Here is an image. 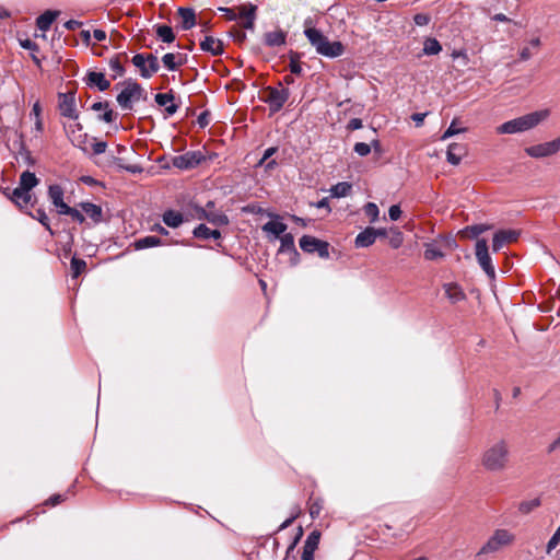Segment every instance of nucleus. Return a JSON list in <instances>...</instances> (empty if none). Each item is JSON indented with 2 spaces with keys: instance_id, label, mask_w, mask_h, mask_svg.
I'll use <instances>...</instances> for the list:
<instances>
[{
  "instance_id": "1",
  "label": "nucleus",
  "mask_w": 560,
  "mask_h": 560,
  "mask_svg": "<svg viewBox=\"0 0 560 560\" xmlns=\"http://www.w3.org/2000/svg\"><path fill=\"white\" fill-rule=\"evenodd\" d=\"M549 116V109L536 110L500 125L497 127V132L500 135L525 132L544 122Z\"/></svg>"
},
{
  "instance_id": "2",
  "label": "nucleus",
  "mask_w": 560,
  "mask_h": 560,
  "mask_svg": "<svg viewBox=\"0 0 560 560\" xmlns=\"http://www.w3.org/2000/svg\"><path fill=\"white\" fill-rule=\"evenodd\" d=\"M510 445L505 440H498L487 447L481 457V464L491 472L503 471L509 465Z\"/></svg>"
},
{
  "instance_id": "3",
  "label": "nucleus",
  "mask_w": 560,
  "mask_h": 560,
  "mask_svg": "<svg viewBox=\"0 0 560 560\" xmlns=\"http://www.w3.org/2000/svg\"><path fill=\"white\" fill-rule=\"evenodd\" d=\"M304 34L316 52L327 58H337L345 52V46L341 42L329 40L322 31L315 27H307Z\"/></svg>"
},
{
  "instance_id": "4",
  "label": "nucleus",
  "mask_w": 560,
  "mask_h": 560,
  "mask_svg": "<svg viewBox=\"0 0 560 560\" xmlns=\"http://www.w3.org/2000/svg\"><path fill=\"white\" fill-rule=\"evenodd\" d=\"M516 536L513 532L505 528H497L481 546L477 557H483L499 552L504 548L511 547L515 542Z\"/></svg>"
},
{
  "instance_id": "5",
  "label": "nucleus",
  "mask_w": 560,
  "mask_h": 560,
  "mask_svg": "<svg viewBox=\"0 0 560 560\" xmlns=\"http://www.w3.org/2000/svg\"><path fill=\"white\" fill-rule=\"evenodd\" d=\"M143 97V90L137 82H127L117 96V103L122 109H130L133 102Z\"/></svg>"
},
{
  "instance_id": "6",
  "label": "nucleus",
  "mask_w": 560,
  "mask_h": 560,
  "mask_svg": "<svg viewBox=\"0 0 560 560\" xmlns=\"http://www.w3.org/2000/svg\"><path fill=\"white\" fill-rule=\"evenodd\" d=\"M132 63L140 70V74L143 78H151L160 69V63L153 54H137L132 57Z\"/></svg>"
},
{
  "instance_id": "7",
  "label": "nucleus",
  "mask_w": 560,
  "mask_h": 560,
  "mask_svg": "<svg viewBox=\"0 0 560 560\" xmlns=\"http://www.w3.org/2000/svg\"><path fill=\"white\" fill-rule=\"evenodd\" d=\"M476 258L487 276L493 279L495 277V271L494 267L492 266V260L488 250V244L485 238L477 240L476 242Z\"/></svg>"
},
{
  "instance_id": "8",
  "label": "nucleus",
  "mask_w": 560,
  "mask_h": 560,
  "mask_svg": "<svg viewBox=\"0 0 560 560\" xmlns=\"http://www.w3.org/2000/svg\"><path fill=\"white\" fill-rule=\"evenodd\" d=\"M205 159L206 156L201 151H188L185 154L174 156L172 164L179 170H191L198 166Z\"/></svg>"
},
{
  "instance_id": "9",
  "label": "nucleus",
  "mask_w": 560,
  "mask_h": 560,
  "mask_svg": "<svg viewBox=\"0 0 560 560\" xmlns=\"http://www.w3.org/2000/svg\"><path fill=\"white\" fill-rule=\"evenodd\" d=\"M300 247L307 253L317 252L318 256L322 258H328V244L318 238L304 235L300 238Z\"/></svg>"
},
{
  "instance_id": "10",
  "label": "nucleus",
  "mask_w": 560,
  "mask_h": 560,
  "mask_svg": "<svg viewBox=\"0 0 560 560\" xmlns=\"http://www.w3.org/2000/svg\"><path fill=\"white\" fill-rule=\"evenodd\" d=\"M520 236L516 230H500L493 235L492 249L499 252L504 245L513 243Z\"/></svg>"
},
{
  "instance_id": "11",
  "label": "nucleus",
  "mask_w": 560,
  "mask_h": 560,
  "mask_svg": "<svg viewBox=\"0 0 560 560\" xmlns=\"http://www.w3.org/2000/svg\"><path fill=\"white\" fill-rule=\"evenodd\" d=\"M59 109L62 116L77 119L75 98L72 93L59 94Z\"/></svg>"
},
{
  "instance_id": "12",
  "label": "nucleus",
  "mask_w": 560,
  "mask_h": 560,
  "mask_svg": "<svg viewBox=\"0 0 560 560\" xmlns=\"http://www.w3.org/2000/svg\"><path fill=\"white\" fill-rule=\"evenodd\" d=\"M468 153V148L464 143H451L446 150V159L453 165H458Z\"/></svg>"
},
{
  "instance_id": "13",
  "label": "nucleus",
  "mask_w": 560,
  "mask_h": 560,
  "mask_svg": "<svg viewBox=\"0 0 560 560\" xmlns=\"http://www.w3.org/2000/svg\"><path fill=\"white\" fill-rule=\"evenodd\" d=\"M525 152L527 155L535 159H542L556 154L551 141L528 147L525 149Z\"/></svg>"
},
{
  "instance_id": "14",
  "label": "nucleus",
  "mask_w": 560,
  "mask_h": 560,
  "mask_svg": "<svg viewBox=\"0 0 560 560\" xmlns=\"http://www.w3.org/2000/svg\"><path fill=\"white\" fill-rule=\"evenodd\" d=\"M320 539V533L317 530L312 532L304 544L303 552H302V560H313L314 559V552L318 547Z\"/></svg>"
},
{
  "instance_id": "15",
  "label": "nucleus",
  "mask_w": 560,
  "mask_h": 560,
  "mask_svg": "<svg viewBox=\"0 0 560 560\" xmlns=\"http://www.w3.org/2000/svg\"><path fill=\"white\" fill-rule=\"evenodd\" d=\"M237 16L242 19V26L244 28L252 30L254 27V21L256 16V5H240L236 8Z\"/></svg>"
},
{
  "instance_id": "16",
  "label": "nucleus",
  "mask_w": 560,
  "mask_h": 560,
  "mask_svg": "<svg viewBox=\"0 0 560 560\" xmlns=\"http://www.w3.org/2000/svg\"><path fill=\"white\" fill-rule=\"evenodd\" d=\"M289 97V92L284 89H269L267 102L275 110H279Z\"/></svg>"
},
{
  "instance_id": "17",
  "label": "nucleus",
  "mask_w": 560,
  "mask_h": 560,
  "mask_svg": "<svg viewBox=\"0 0 560 560\" xmlns=\"http://www.w3.org/2000/svg\"><path fill=\"white\" fill-rule=\"evenodd\" d=\"M445 295L451 303L455 304L466 299V294L463 289L456 283H445L443 285Z\"/></svg>"
},
{
  "instance_id": "18",
  "label": "nucleus",
  "mask_w": 560,
  "mask_h": 560,
  "mask_svg": "<svg viewBox=\"0 0 560 560\" xmlns=\"http://www.w3.org/2000/svg\"><path fill=\"white\" fill-rule=\"evenodd\" d=\"M376 240V229L366 228L363 232L359 233L355 237L357 247H369Z\"/></svg>"
},
{
  "instance_id": "19",
  "label": "nucleus",
  "mask_w": 560,
  "mask_h": 560,
  "mask_svg": "<svg viewBox=\"0 0 560 560\" xmlns=\"http://www.w3.org/2000/svg\"><path fill=\"white\" fill-rule=\"evenodd\" d=\"M66 130L70 141L74 145L82 148L84 150L83 143L85 141L86 136L81 133V126L79 124H71L68 127H66Z\"/></svg>"
},
{
  "instance_id": "20",
  "label": "nucleus",
  "mask_w": 560,
  "mask_h": 560,
  "mask_svg": "<svg viewBox=\"0 0 560 560\" xmlns=\"http://www.w3.org/2000/svg\"><path fill=\"white\" fill-rule=\"evenodd\" d=\"M9 198L19 207L27 206L32 200V194L22 189L20 186L14 188Z\"/></svg>"
},
{
  "instance_id": "21",
  "label": "nucleus",
  "mask_w": 560,
  "mask_h": 560,
  "mask_svg": "<svg viewBox=\"0 0 560 560\" xmlns=\"http://www.w3.org/2000/svg\"><path fill=\"white\" fill-rule=\"evenodd\" d=\"M155 102L160 106H165V110L168 115H173L177 112V105L174 104V96L171 93L156 94Z\"/></svg>"
},
{
  "instance_id": "22",
  "label": "nucleus",
  "mask_w": 560,
  "mask_h": 560,
  "mask_svg": "<svg viewBox=\"0 0 560 560\" xmlns=\"http://www.w3.org/2000/svg\"><path fill=\"white\" fill-rule=\"evenodd\" d=\"M177 13L184 30H189L196 24V15L192 9L179 8Z\"/></svg>"
},
{
  "instance_id": "23",
  "label": "nucleus",
  "mask_w": 560,
  "mask_h": 560,
  "mask_svg": "<svg viewBox=\"0 0 560 560\" xmlns=\"http://www.w3.org/2000/svg\"><path fill=\"white\" fill-rule=\"evenodd\" d=\"M48 196L58 211L62 210V207H68V205L63 202V189L59 185L49 186Z\"/></svg>"
},
{
  "instance_id": "24",
  "label": "nucleus",
  "mask_w": 560,
  "mask_h": 560,
  "mask_svg": "<svg viewBox=\"0 0 560 560\" xmlns=\"http://www.w3.org/2000/svg\"><path fill=\"white\" fill-rule=\"evenodd\" d=\"M201 49L212 55H220L223 51V45L220 39L207 36L200 44Z\"/></svg>"
},
{
  "instance_id": "25",
  "label": "nucleus",
  "mask_w": 560,
  "mask_h": 560,
  "mask_svg": "<svg viewBox=\"0 0 560 560\" xmlns=\"http://www.w3.org/2000/svg\"><path fill=\"white\" fill-rule=\"evenodd\" d=\"M265 43L270 47L282 46L285 44V33L281 30H276L265 34Z\"/></svg>"
},
{
  "instance_id": "26",
  "label": "nucleus",
  "mask_w": 560,
  "mask_h": 560,
  "mask_svg": "<svg viewBox=\"0 0 560 560\" xmlns=\"http://www.w3.org/2000/svg\"><path fill=\"white\" fill-rule=\"evenodd\" d=\"M59 13H60L59 11H51V10L44 12L36 20L37 27L44 32L47 31L50 27L51 23L59 15Z\"/></svg>"
},
{
  "instance_id": "27",
  "label": "nucleus",
  "mask_w": 560,
  "mask_h": 560,
  "mask_svg": "<svg viewBox=\"0 0 560 560\" xmlns=\"http://www.w3.org/2000/svg\"><path fill=\"white\" fill-rule=\"evenodd\" d=\"M88 83L90 85L97 86L100 91H105L110 85L109 81L106 80L105 75L102 72H89Z\"/></svg>"
},
{
  "instance_id": "28",
  "label": "nucleus",
  "mask_w": 560,
  "mask_h": 560,
  "mask_svg": "<svg viewBox=\"0 0 560 560\" xmlns=\"http://www.w3.org/2000/svg\"><path fill=\"white\" fill-rule=\"evenodd\" d=\"M162 62L168 70L174 71L184 63V56L182 54H165L162 57Z\"/></svg>"
},
{
  "instance_id": "29",
  "label": "nucleus",
  "mask_w": 560,
  "mask_h": 560,
  "mask_svg": "<svg viewBox=\"0 0 560 560\" xmlns=\"http://www.w3.org/2000/svg\"><path fill=\"white\" fill-rule=\"evenodd\" d=\"M202 213H203L205 219L208 222L212 223L213 225L221 226V225H226L229 223L228 217L222 212H218V211H213V210H210V211L203 210Z\"/></svg>"
},
{
  "instance_id": "30",
  "label": "nucleus",
  "mask_w": 560,
  "mask_h": 560,
  "mask_svg": "<svg viewBox=\"0 0 560 560\" xmlns=\"http://www.w3.org/2000/svg\"><path fill=\"white\" fill-rule=\"evenodd\" d=\"M38 184V179L34 173L25 171L20 176L19 186L31 192L32 188H34Z\"/></svg>"
},
{
  "instance_id": "31",
  "label": "nucleus",
  "mask_w": 560,
  "mask_h": 560,
  "mask_svg": "<svg viewBox=\"0 0 560 560\" xmlns=\"http://www.w3.org/2000/svg\"><path fill=\"white\" fill-rule=\"evenodd\" d=\"M160 245H164V243L156 236H145L133 243L135 248L138 250Z\"/></svg>"
},
{
  "instance_id": "32",
  "label": "nucleus",
  "mask_w": 560,
  "mask_h": 560,
  "mask_svg": "<svg viewBox=\"0 0 560 560\" xmlns=\"http://www.w3.org/2000/svg\"><path fill=\"white\" fill-rule=\"evenodd\" d=\"M492 229V225L489 224H475L470 226H466L463 231H460V234L463 236L467 237H477L478 235L482 234L483 232Z\"/></svg>"
},
{
  "instance_id": "33",
  "label": "nucleus",
  "mask_w": 560,
  "mask_h": 560,
  "mask_svg": "<svg viewBox=\"0 0 560 560\" xmlns=\"http://www.w3.org/2000/svg\"><path fill=\"white\" fill-rule=\"evenodd\" d=\"M280 242H281V246L279 249L280 254L289 252L295 256L298 255V252L294 246V237L292 234H283L282 236H280Z\"/></svg>"
},
{
  "instance_id": "34",
  "label": "nucleus",
  "mask_w": 560,
  "mask_h": 560,
  "mask_svg": "<svg viewBox=\"0 0 560 560\" xmlns=\"http://www.w3.org/2000/svg\"><path fill=\"white\" fill-rule=\"evenodd\" d=\"M262 230L267 233L273 234L276 237H279L287 230V225L280 221H269L264 226Z\"/></svg>"
},
{
  "instance_id": "35",
  "label": "nucleus",
  "mask_w": 560,
  "mask_h": 560,
  "mask_svg": "<svg viewBox=\"0 0 560 560\" xmlns=\"http://www.w3.org/2000/svg\"><path fill=\"white\" fill-rule=\"evenodd\" d=\"M163 221L170 228H177L183 223V215L179 212L168 210L163 214Z\"/></svg>"
},
{
  "instance_id": "36",
  "label": "nucleus",
  "mask_w": 560,
  "mask_h": 560,
  "mask_svg": "<svg viewBox=\"0 0 560 560\" xmlns=\"http://www.w3.org/2000/svg\"><path fill=\"white\" fill-rule=\"evenodd\" d=\"M194 235L199 238H219L221 236L220 232L218 230H211L205 224L198 225L194 230Z\"/></svg>"
},
{
  "instance_id": "37",
  "label": "nucleus",
  "mask_w": 560,
  "mask_h": 560,
  "mask_svg": "<svg viewBox=\"0 0 560 560\" xmlns=\"http://www.w3.org/2000/svg\"><path fill=\"white\" fill-rule=\"evenodd\" d=\"M83 211L94 221L100 222L102 218V209L100 206L94 203L84 202L81 203Z\"/></svg>"
},
{
  "instance_id": "38",
  "label": "nucleus",
  "mask_w": 560,
  "mask_h": 560,
  "mask_svg": "<svg viewBox=\"0 0 560 560\" xmlns=\"http://www.w3.org/2000/svg\"><path fill=\"white\" fill-rule=\"evenodd\" d=\"M350 190H351V184H349L347 182H341V183L334 185L330 188V194H331V197L341 198V197L348 196Z\"/></svg>"
},
{
  "instance_id": "39",
  "label": "nucleus",
  "mask_w": 560,
  "mask_h": 560,
  "mask_svg": "<svg viewBox=\"0 0 560 560\" xmlns=\"http://www.w3.org/2000/svg\"><path fill=\"white\" fill-rule=\"evenodd\" d=\"M442 50L441 44L435 38H427L423 43L425 55H438Z\"/></svg>"
},
{
  "instance_id": "40",
  "label": "nucleus",
  "mask_w": 560,
  "mask_h": 560,
  "mask_svg": "<svg viewBox=\"0 0 560 560\" xmlns=\"http://www.w3.org/2000/svg\"><path fill=\"white\" fill-rule=\"evenodd\" d=\"M156 35L164 42V43H172L175 39V35L173 33V30L167 25H159L156 27Z\"/></svg>"
},
{
  "instance_id": "41",
  "label": "nucleus",
  "mask_w": 560,
  "mask_h": 560,
  "mask_svg": "<svg viewBox=\"0 0 560 560\" xmlns=\"http://www.w3.org/2000/svg\"><path fill=\"white\" fill-rule=\"evenodd\" d=\"M92 109L95 112L105 109V113L102 116V119L106 122H112L114 120V113L112 109H108V103H94L92 105Z\"/></svg>"
},
{
  "instance_id": "42",
  "label": "nucleus",
  "mask_w": 560,
  "mask_h": 560,
  "mask_svg": "<svg viewBox=\"0 0 560 560\" xmlns=\"http://www.w3.org/2000/svg\"><path fill=\"white\" fill-rule=\"evenodd\" d=\"M466 131V128H459L457 127V119H453V121L451 122L450 127L445 130V132L442 135L441 137V140L442 141H445L447 140L448 138L455 136V135H458V133H462V132H465Z\"/></svg>"
},
{
  "instance_id": "43",
  "label": "nucleus",
  "mask_w": 560,
  "mask_h": 560,
  "mask_svg": "<svg viewBox=\"0 0 560 560\" xmlns=\"http://www.w3.org/2000/svg\"><path fill=\"white\" fill-rule=\"evenodd\" d=\"M443 257H444V254L438 247H435L432 244L425 245V250H424L425 259L434 260V259H439V258H443Z\"/></svg>"
},
{
  "instance_id": "44",
  "label": "nucleus",
  "mask_w": 560,
  "mask_h": 560,
  "mask_svg": "<svg viewBox=\"0 0 560 560\" xmlns=\"http://www.w3.org/2000/svg\"><path fill=\"white\" fill-rule=\"evenodd\" d=\"M86 268V262L83 259L73 257L71 260L72 277H79Z\"/></svg>"
},
{
  "instance_id": "45",
  "label": "nucleus",
  "mask_w": 560,
  "mask_h": 560,
  "mask_svg": "<svg viewBox=\"0 0 560 560\" xmlns=\"http://www.w3.org/2000/svg\"><path fill=\"white\" fill-rule=\"evenodd\" d=\"M59 213L70 215L72 219L80 223L84 222V215L77 209L71 208L69 206L62 207V210H59Z\"/></svg>"
},
{
  "instance_id": "46",
  "label": "nucleus",
  "mask_w": 560,
  "mask_h": 560,
  "mask_svg": "<svg viewBox=\"0 0 560 560\" xmlns=\"http://www.w3.org/2000/svg\"><path fill=\"white\" fill-rule=\"evenodd\" d=\"M364 212L371 218V222H375L378 219V207L374 202H369L364 206Z\"/></svg>"
},
{
  "instance_id": "47",
  "label": "nucleus",
  "mask_w": 560,
  "mask_h": 560,
  "mask_svg": "<svg viewBox=\"0 0 560 560\" xmlns=\"http://www.w3.org/2000/svg\"><path fill=\"white\" fill-rule=\"evenodd\" d=\"M402 242H404L402 233L399 232L398 230H393L392 235L389 237V245L393 248H398L401 246Z\"/></svg>"
},
{
  "instance_id": "48",
  "label": "nucleus",
  "mask_w": 560,
  "mask_h": 560,
  "mask_svg": "<svg viewBox=\"0 0 560 560\" xmlns=\"http://www.w3.org/2000/svg\"><path fill=\"white\" fill-rule=\"evenodd\" d=\"M560 544V526L547 544V552L550 553Z\"/></svg>"
},
{
  "instance_id": "49",
  "label": "nucleus",
  "mask_w": 560,
  "mask_h": 560,
  "mask_svg": "<svg viewBox=\"0 0 560 560\" xmlns=\"http://www.w3.org/2000/svg\"><path fill=\"white\" fill-rule=\"evenodd\" d=\"M353 149L360 156H366L371 152V145L364 142L355 143Z\"/></svg>"
},
{
  "instance_id": "50",
  "label": "nucleus",
  "mask_w": 560,
  "mask_h": 560,
  "mask_svg": "<svg viewBox=\"0 0 560 560\" xmlns=\"http://www.w3.org/2000/svg\"><path fill=\"white\" fill-rule=\"evenodd\" d=\"M539 505V500L535 499L529 502H522L520 504V511L523 513H529L533 509L537 508Z\"/></svg>"
},
{
  "instance_id": "51",
  "label": "nucleus",
  "mask_w": 560,
  "mask_h": 560,
  "mask_svg": "<svg viewBox=\"0 0 560 560\" xmlns=\"http://www.w3.org/2000/svg\"><path fill=\"white\" fill-rule=\"evenodd\" d=\"M34 218L36 220H38L51 233V230H50V226L48 223V217L45 213V211H43L40 209L36 210V214L34 215Z\"/></svg>"
},
{
  "instance_id": "52",
  "label": "nucleus",
  "mask_w": 560,
  "mask_h": 560,
  "mask_svg": "<svg viewBox=\"0 0 560 560\" xmlns=\"http://www.w3.org/2000/svg\"><path fill=\"white\" fill-rule=\"evenodd\" d=\"M431 18L429 14L425 13H418L415 15L413 21L418 26H424L429 24Z\"/></svg>"
},
{
  "instance_id": "53",
  "label": "nucleus",
  "mask_w": 560,
  "mask_h": 560,
  "mask_svg": "<svg viewBox=\"0 0 560 560\" xmlns=\"http://www.w3.org/2000/svg\"><path fill=\"white\" fill-rule=\"evenodd\" d=\"M109 66H110V69L117 74V75H121L122 72H124V67L121 66V63L119 62L118 59H112L109 61Z\"/></svg>"
},
{
  "instance_id": "54",
  "label": "nucleus",
  "mask_w": 560,
  "mask_h": 560,
  "mask_svg": "<svg viewBox=\"0 0 560 560\" xmlns=\"http://www.w3.org/2000/svg\"><path fill=\"white\" fill-rule=\"evenodd\" d=\"M388 215L393 221L398 220L401 215L400 207L397 205L392 206L388 210Z\"/></svg>"
},
{
  "instance_id": "55",
  "label": "nucleus",
  "mask_w": 560,
  "mask_h": 560,
  "mask_svg": "<svg viewBox=\"0 0 560 560\" xmlns=\"http://www.w3.org/2000/svg\"><path fill=\"white\" fill-rule=\"evenodd\" d=\"M106 148H107L106 142L100 141V142H94L93 143V152L95 154L104 153Z\"/></svg>"
},
{
  "instance_id": "56",
  "label": "nucleus",
  "mask_w": 560,
  "mask_h": 560,
  "mask_svg": "<svg viewBox=\"0 0 560 560\" xmlns=\"http://www.w3.org/2000/svg\"><path fill=\"white\" fill-rule=\"evenodd\" d=\"M290 70L294 74H301V72H302L301 63L295 59H291Z\"/></svg>"
},
{
  "instance_id": "57",
  "label": "nucleus",
  "mask_w": 560,
  "mask_h": 560,
  "mask_svg": "<svg viewBox=\"0 0 560 560\" xmlns=\"http://www.w3.org/2000/svg\"><path fill=\"white\" fill-rule=\"evenodd\" d=\"M428 113H417L411 116V119L417 126H421Z\"/></svg>"
},
{
  "instance_id": "58",
  "label": "nucleus",
  "mask_w": 560,
  "mask_h": 560,
  "mask_svg": "<svg viewBox=\"0 0 560 560\" xmlns=\"http://www.w3.org/2000/svg\"><path fill=\"white\" fill-rule=\"evenodd\" d=\"M532 56H533V54H532V51H530L529 47H524V48L520 51V58H521V60H523V61H526V60L530 59V58H532Z\"/></svg>"
},
{
  "instance_id": "59",
  "label": "nucleus",
  "mask_w": 560,
  "mask_h": 560,
  "mask_svg": "<svg viewBox=\"0 0 560 560\" xmlns=\"http://www.w3.org/2000/svg\"><path fill=\"white\" fill-rule=\"evenodd\" d=\"M220 11L224 12L226 18L230 20V21H233L237 18V14L236 12L233 10V9H229V8H220Z\"/></svg>"
},
{
  "instance_id": "60",
  "label": "nucleus",
  "mask_w": 560,
  "mask_h": 560,
  "mask_svg": "<svg viewBox=\"0 0 560 560\" xmlns=\"http://www.w3.org/2000/svg\"><path fill=\"white\" fill-rule=\"evenodd\" d=\"M362 127L361 119L353 118L349 121L348 128L351 130L360 129Z\"/></svg>"
},
{
  "instance_id": "61",
  "label": "nucleus",
  "mask_w": 560,
  "mask_h": 560,
  "mask_svg": "<svg viewBox=\"0 0 560 560\" xmlns=\"http://www.w3.org/2000/svg\"><path fill=\"white\" fill-rule=\"evenodd\" d=\"M559 447H560V432H559V435L555 439V441L552 443H550L547 451H548V453H552Z\"/></svg>"
},
{
  "instance_id": "62",
  "label": "nucleus",
  "mask_w": 560,
  "mask_h": 560,
  "mask_svg": "<svg viewBox=\"0 0 560 560\" xmlns=\"http://www.w3.org/2000/svg\"><path fill=\"white\" fill-rule=\"evenodd\" d=\"M93 36L97 42H102L106 38V33L103 30H95Z\"/></svg>"
},
{
  "instance_id": "63",
  "label": "nucleus",
  "mask_w": 560,
  "mask_h": 560,
  "mask_svg": "<svg viewBox=\"0 0 560 560\" xmlns=\"http://www.w3.org/2000/svg\"><path fill=\"white\" fill-rule=\"evenodd\" d=\"M80 25H81V22L75 21V20H70V21L66 22V24H65L66 28L71 30V31L78 28Z\"/></svg>"
},
{
  "instance_id": "64",
  "label": "nucleus",
  "mask_w": 560,
  "mask_h": 560,
  "mask_svg": "<svg viewBox=\"0 0 560 560\" xmlns=\"http://www.w3.org/2000/svg\"><path fill=\"white\" fill-rule=\"evenodd\" d=\"M551 143H552L553 150L557 154L560 151V136L557 137L556 139L551 140Z\"/></svg>"
}]
</instances>
